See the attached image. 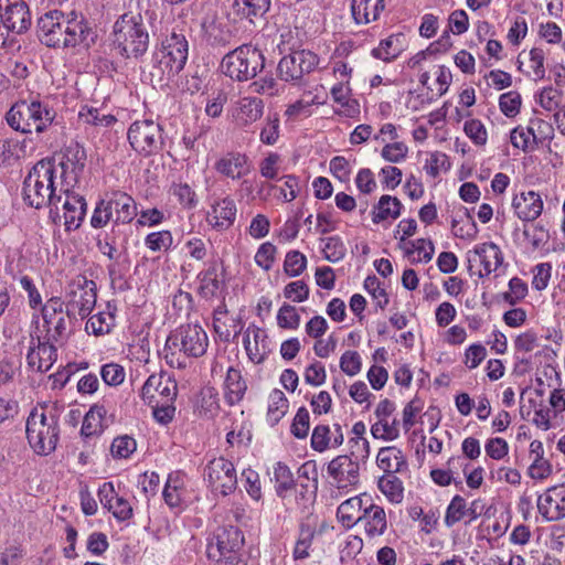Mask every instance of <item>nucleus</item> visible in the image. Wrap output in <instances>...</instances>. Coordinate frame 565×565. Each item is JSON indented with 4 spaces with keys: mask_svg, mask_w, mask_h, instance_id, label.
Masks as SVG:
<instances>
[{
    "mask_svg": "<svg viewBox=\"0 0 565 565\" xmlns=\"http://www.w3.org/2000/svg\"><path fill=\"white\" fill-rule=\"evenodd\" d=\"M66 297L68 302L65 307L68 311L77 312L81 318H86L96 305V284L86 276L77 275L68 284Z\"/></svg>",
    "mask_w": 565,
    "mask_h": 565,
    "instance_id": "9d476101",
    "label": "nucleus"
},
{
    "mask_svg": "<svg viewBox=\"0 0 565 565\" xmlns=\"http://www.w3.org/2000/svg\"><path fill=\"white\" fill-rule=\"evenodd\" d=\"M385 9V0H352L351 12L358 24L376 21Z\"/></svg>",
    "mask_w": 565,
    "mask_h": 565,
    "instance_id": "e433bc0d",
    "label": "nucleus"
},
{
    "mask_svg": "<svg viewBox=\"0 0 565 565\" xmlns=\"http://www.w3.org/2000/svg\"><path fill=\"white\" fill-rule=\"evenodd\" d=\"M60 193L64 194V200L62 204L63 214H58V210L54 207L53 215H51L54 220L58 218L60 221L63 218V224L66 232H72L77 230L86 215L87 203L85 199L74 193L70 190V186L62 184L60 186Z\"/></svg>",
    "mask_w": 565,
    "mask_h": 565,
    "instance_id": "dca6fc26",
    "label": "nucleus"
},
{
    "mask_svg": "<svg viewBox=\"0 0 565 565\" xmlns=\"http://www.w3.org/2000/svg\"><path fill=\"white\" fill-rule=\"evenodd\" d=\"M450 168L449 157L440 151L431 152L424 164V170L433 178L438 177L441 172H447Z\"/></svg>",
    "mask_w": 565,
    "mask_h": 565,
    "instance_id": "864d4df0",
    "label": "nucleus"
},
{
    "mask_svg": "<svg viewBox=\"0 0 565 565\" xmlns=\"http://www.w3.org/2000/svg\"><path fill=\"white\" fill-rule=\"evenodd\" d=\"M243 544L244 535L239 529L233 525L221 526L209 540L206 554L215 562H233Z\"/></svg>",
    "mask_w": 565,
    "mask_h": 565,
    "instance_id": "1a4fd4ad",
    "label": "nucleus"
},
{
    "mask_svg": "<svg viewBox=\"0 0 565 565\" xmlns=\"http://www.w3.org/2000/svg\"><path fill=\"white\" fill-rule=\"evenodd\" d=\"M137 450V441L129 435H120L113 439L110 444V455L115 460L129 459Z\"/></svg>",
    "mask_w": 565,
    "mask_h": 565,
    "instance_id": "a18cd8bd",
    "label": "nucleus"
},
{
    "mask_svg": "<svg viewBox=\"0 0 565 565\" xmlns=\"http://www.w3.org/2000/svg\"><path fill=\"white\" fill-rule=\"evenodd\" d=\"M274 478L278 497L285 498L286 492L294 487L292 473L288 466L277 462L274 467Z\"/></svg>",
    "mask_w": 565,
    "mask_h": 565,
    "instance_id": "6e6d98bb",
    "label": "nucleus"
},
{
    "mask_svg": "<svg viewBox=\"0 0 565 565\" xmlns=\"http://www.w3.org/2000/svg\"><path fill=\"white\" fill-rule=\"evenodd\" d=\"M213 324L215 332L223 341H230L232 337H237L243 329L241 317H228L225 306H220L217 309H215Z\"/></svg>",
    "mask_w": 565,
    "mask_h": 565,
    "instance_id": "f704fd0d",
    "label": "nucleus"
},
{
    "mask_svg": "<svg viewBox=\"0 0 565 565\" xmlns=\"http://www.w3.org/2000/svg\"><path fill=\"white\" fill-rule=\"evenodd\" d=\"M265 66L263 52L252 45H241L225 54L221 61L223 74L237 82H246L257 76Z\"/></svg>",
    "mask_w": 565,
    "mask_h": 565,
    "instance_id": "423d86ee",
    "label": "nucleus"
},
{
    "mask_svg": "<svg viewBox=\"0 0 565 565\" xmlns=\"http://www.w3.org/2000/svg\"><path fill=\"white\" fill-rule=\"evenodd\" d=\"M512 207L520 220L531 222L542 214L543 201L534 191L522 192L513 198Z\"/></svg>",
    "mask_w": 565,
    "mask_h": 565,
    "instance_id": "c756f323",
    "label": "nucleus"
},
{
    "mask_svg": "<svg viewBox=\"0 0 565 565\" xmlns=\"http://www.w3.org/2000/svg\"><path fill=\"white\" fill-rule=\"evenodd\" d=\"M376 466L384 473H398L407 468V461L403 451L396 446L380 448L376 455Z\"/></svg>",
    "mask_w": 565,
    "mask_h": 565,
    "instance_id": "c9c22d12",
    "label": "nucleus"
},
{
    "mask_svg": "<svg viewBox=\"0 0 565 565\" xmlns=\"http://www.w3.org/2000/svg\"><path fill=\"white\" fill-rule=\"evenodd\" d=\"M205 479L213 492L228 495L237 486V475L232 461L224 457L212 459L204 470Z\"/></svg>",
    "mask_w": 565,
    "mask_h": 565,
    "instance_id": "ddd939ff",
    "label": "nucleus"
},
{
    "mask_svg": "<svg viewBox=\"0 0 565 565\" xmlns=\"http://www.w3.org/2000/svg\"><path fill=\"white\" fill-rule=\"evenodd\" d=\"M128 140L136 152L142 156L153 154L162 146L161 127L150 119L137 120L128 129Z\"/></svg>",
    "mask_w": 565,
    "mask_h": 565,
    "instance_id": "9b49d317",
    "label": "nucleus"
},
{
    "mask_svg": "<svg viewBox=\"0 0 565 565\" xmlns=\"http://www.w3.org/2000/svg\"><path fill=\"white\" fill-rule=\"evenodd\" d=\"M364 288L372 296L376 307L384 309L388 305V295L376 276H367Z\"/></svg>",
    "mask_w": 565,
    "mask_h": 565,
    "instance_id": "69168bd1",
    "label": "nucleus"
},
{
    "mask_svg": "<svg viewBox=\"0 0 565 565\" xmlns=\"http://www.w3.org/2000/svg\"><path fill=\"white\" fill-rule=\"evenodd\" d=\"M243 344L254 363H262L269 353L268 337L264 329L249 324L244 332Z\"/></svg>",
    "mask_w": 565,
    "mask_h": 565,
    "instance_id": "bb28decb",
    "label": "nucleus"
},
{
    "mask_svg": "<svg viewBox=\"0 0 565 565\" xmlns=\"http://www.w3.org/2000/svg\"><path fill=\"white\" fill-rule=\"evenodd\" d=\"M537 510L547 522L565 519V483L546 489L537 499Z\"/></svg>",
    "mask_w": 565,
    "mask_h": 565,
    "instance_id": "aec40b11",
    "label": "nucleus"
},
{
    "mask_svg": "<svg viewBox=\"0 0 565 565\" xmlns=\"http://www.w3.org/2000/svg\"><path fill=\"white\" fill-rule=\"evenodd\" d=\"M264 102L258 97L239 98L233 108V118L237 126L247 127L259 120L264 114Z\"/></svg>",
    "mask_w": 565,
    "mask_h": 565,
    "instance_id": "c85d7f7f",
    "label": "nucleus"
},
{
    "mask_svg": "<svg viewBox=\"0 0 565 565\" xmlns=\"http://www.w3.org/2000/svg\"><path fill=\"white\" fill-rule=\"evenodd\" d=\"M66 35L63 36L61 47H89L95 43L97 33L92 23L82 14L75 11L68 13V21L64 25Z\"/></svg>",
    "mask_w": 565,
    "mask_h": 565,
    "instance_id": "f3484780",
    "label": "nucleus"
},
{
    "mask_svg": "<svg viewBox=\"0 0 565 565\" xmlns=\"http://www.w3.org/2000/svg\"><path fill=\"white\" fill-rule=\"evenodd\" d=\"M467 510V502L465 498L456 494L447 507L445 515V524L450 527L458 523L465 515Z\"/></svg>",
    "mask_w": 565,
    "mask_h": 565,
    "instance_id": "e2e57ef3",
    "label": "nucleus"
},
{
    "mask_svg": "<svg viewBox=\"0 0 565 565\" xmlns=\"http://www.w3.org/2000/svg\"><path fill=\"white\" fill-rule=\"evenodd\" d=\"M189 43L183 34L172 32L154 54V68L167 76V81L177 76L185 66Z\"/></svg>",
    "mask_w": 565,
    "mask_h": 565,
    "instance_id": "0eeeda50",
    "label": "nucleus"
},
{
    "mask_svg": "<svg viewBox=\"0 0 565 565\" xmlns=\"http://www.w3.org/2000/svg\"><path fill=\"white\" fill-rule=\"evenodd\" d=\"M78 120L81 124L95 129L108 128L117 122V118L114 115L87 105L82 106L79 109Z\"/></svg>",
    "mask_w": 565,
    "mask_h": 565,
    "instance_id": "a19ab883",
    "label": "nucleus"
},
{
    "mask_svg": "<svg viewBox=\"0 0 565 565\" xmlns=\"http://www.w3.org/2000/svg\"><path fill=\"white\" fill-rule=\"evenodd\" d=\"M405 46L403 33L391 34L372 50V56L383 62H392L404 52Z\"/></svg>",
    "mask_w": 565,
    "mask_h": 565,
    "instance_id": "58836bf2",
    "label": "nucleus"
},
{
    "mask_svg": "<svg viewBox=\"0 0 565 565\" xmlns=\"http://www.w3.org/2000/svg\"><path fill=\"white\" fill-rule=\"evenodd\" d=\"M209 347V337L199 324H182L171 332L164 344V359L167 363L177 369H183L185 362L178 353L182 352L189 358H200L205 354Z\"/></svg>",
    "mask_w": 565,
    "mask_h": 565,
    "instance_id": "f03ea898",
    "label": "nucleus"
},
{
    "mask_svg": "<svg viewBox=\"0 0 565 565\" xmlns=\"http://www.w3.org/2000/svg\"><path fill=\"white\" fill-rule=\"evenodd\" d=\"M64 22V12L60 10H50L42 14L38 20L39 36L41 41L51 47H61L63 43L60 24Z\"/></svg>",
    "mask_w": 565,
    "mask_h": 565,
    "instance_id": "a878e982",
    "label": "nucleus"
},
{
    "mask_svg": "<svg viewBox=\"0 0 565 565\" xmlns=\"http://www.w3.org/2000/svg\"><path fill=\"white\" fill-rule=\"evenodd\" d=\"M277 324L281 329L296 330L300 326V316L296 307L284 303L277 313Z\"/></svg>",
    "mask_w": 565,
    "mask_h": 565,
    "instance_id": "680f3d73",
    "label": "nucleus"
},
{
    "mask_svg": "<svg viewBox=\"0 0 565 565\" xmlns=\"http://www.w3.org/2000/svg\"><path fill=\"white\" fill-rule=\"evenodd\" d=\"M468 260L479 263L482 267L479 270V277H486L503 265L504 256L497 244L489 242L476 245L468 253Z\"/></svg>",
    "mask_w": 565,
    "mask_h": 565,
    "instance_id": "412c9836",
    "label": "nucleus"
},
{
    "mask_svg": "<svg viewBox=\"0 0 565 565\" xmlns=\"http://www.w3.org/2000/svg\"><path fill=\"white\" fill-rule=\"evenodd\" d=\"M402 207L403 204L396 196L384 194L373 206L372 221L380 224L386 220H396L402 213Z\"/></svg>",
    "mask_w": 565,
    "mask_h": 565,
    "instance_id": "ea45409f",
    "label": "nucleus"
},
{
    "mask_svg": "<svg viewBox=\"0 0 565 565\" xmlns=\"http://www.w3.org/2000/svg\"><path fill=\"white\" fill-rule=\"evenodd\" d=\"M164 502L172 509L180 508L186 499V477L180 471L171 472L162 492Z\"/></svg>",
    "mask_w": 565,
    "mask_h": 565,
    "instance_id": "72a5a7b5",
    "label": "nucleus"
},
{
    "mask_svg": "<svg viewBox=\"0 0 565 565\" xmlns=\"http://www.w3.org/2000/svg\"><path fill=\"white\" fill-rule=\"evenodd\" d=\"M100 376L105 384L118 386L125 381L126 372L120 364L110 362L100 367Z\"/></svg>",
    "mask_w": 565,
    "mask_h": 565,
    "instance_id": "338daca9",
    "label": "nucleus"
},
{
    "mask_svg": "<svg viewBox=\"0 0 565 565\" xmlns=\"http://www.w3.org/2000/svg\"><path fill=\"white\" fill-rule=\"evenodd\" d=\"M237 12L253 22V18L263 17L270 7V0H235Z\"/></svg>",
    "mask_w": 565,
    "mask_h": 565,
    "instance_id": "de8ad7c7",
    "label": "nucleus"
},
{
    "mask_svg": "<svg viewBox=\"0 0 565 565\" xmlns=\"http://www.w3.org/2000/svg\"><path fill=\"white\" fill-rule=\"evenodd\" d=\"M316 535V530L309 525L302 524L296 541L292 557L296 561H302L310 556V547Z\"/></svg>",
    "mask_w": 565,
    "mask_h": 565,
    "instance_id": "49530a36",
    "label": "nucleus"
},
{
    "mask_svg": "<svg viewBox=\"0 0 565 565\" xmlns=\"http://www.w3.org/2000/svg\"><path fill=\"white\" fill-rule=\"evenodd\" d=\"M463 214L467 217L466 221H459L454 218L451 222L452 233L456 237L463 239H473L477 236L478 227L473 218L471 217L468 209L462 207Z\"/></svg>",
    "mask_w": 565,
    "mask_h": 565,
    "instance_id": "5fc2aeb1",
    "label": "nucleus"
},
{
    "mask_svg": "<svg viewBox=\"0 0 565 565\" xmlns=\"http://www.w3.org/2000/svg\"><path fill=\"white\" fill-rule=\"evenodd\" d=\"M307 268V257L299 250H290L286 254L284 270L289 277L300 276Z\"/></svg>",
    "mask_w": 565,
    "mask_h": 565,
    "instance_id": "4d7b16f0",
    "label": "nucleus"
},
{
    "mask_svg": "<svg viewBox=\"0 0 565 565\" xmlns=\"http://www.w3.org/2000/svg\"><path fill=\"white\" fill-rule=\"evenodd\" d=\"M320 249L323 258L330 263H338L345 257L347 247L338 235L320 239Z\"/></svg>",
    "mask_w": 565,
    "mask_h": 565,
    "instance_id": "c03bdc74",
    "label": "nucleus"
},
{
    "mask_svg": "<svg viewBox=\"0 0 565 565\" xmlns=\"http://www.w3.org/2000/svg\"><path fill=\"white\" fill-rule=\"evenodd\" d=\"M177 396L178 383L166 372L149 375L139 392V397L148 406H157V403L175 401Z\"/></svg>",
    "mask_w": 565,
    "mask_h": 565,
    "instance_id": "f8f14e48",
    "label": "nucleus"
},
{
    "mask_svg": "<svg viewBox=\"0 0 565 565\" xmlns=\"http://www.w3.org/2000/svg\"><path fill=\"white\" fill-rule=\"evenodd\" d=\"M289 402L285 393L280 390H274L268 396L267 420L276 425L287 414Z\"/></svg>",
    "mask_w": 565,
    "mask_h": 565,
    "instance_id": "79ce46f5",
    "label": "nucleus"
},
{
    "mask_svg": "<svg viewBox=\"0 0 565 565\" xmlns=\"http://www.w3.org/2000/svg\"><path fill=\"white\" fill-rule=\"evenodd\" d=\"M536 103L547 111H555L562 105L563 92L553 86L543 87L535 97Z\"/></svg>",
    "mask_w": 565,
    "mask_h": 565,
    "instance_id": "09e8293b",
    "label": "nucleus"
},
{
    "mask_svg": "<svg viewBox=\"0 0 565 565\" xmlns=\"http://www.w3.org/2000/svg\"><path fill=\"white\" fill-rule=\"evenodd\" d=\"M377 487L388 501L398 503L403 500V482L396 475L384 473L379 478Z\"/></svg>",
    "mask_w": 565,
    "mask_h": 565,
    "instance_id": "37998d69",
    "label": "nucleus"
},
{
    "mask_svg": "<svg viewBox=\"0 0 565 565\" xmlns=\"http://www.w3.org/2000/svg\"><path fill=\"white\" fill-rule=\"evenodd\" d=\"M203 36L212 46H227L234 38L232 31L215 17H205L202 22Z\"/></svg>",
    "mask_w": 565,
    "mask_h": 565,
    "instance_id": "473e14b6",
    "label": "nucleus"
},
{
    "mask_svg": "<svg viewBox=\"0 0 565 565\" xmlns=\"http://www.w3.org/2000/svg\"><path fill=\"white\" fill-rule=\"evenodd\" d=\"M170 191L185 209H193L198 204L196 194L188 183H173Z\"/></svg>",
    "mask_w": 565,
    "mask_h": 565,
    "instance_id": "0e129e2a",
    "label": "nucleus"
},
{
    "mask_svg": "<svg viewBox=\"0 0 565 565\" xmlns=\"http://www.w3.org/2000/svg\"><path fill=\"white\" fill-rule=\"evenodd\" d=\"M522 97L519 92L510 90L499 97V108L509 118H514L521 109Z\"/></svg>",
    "mask_w": 565,
    "mask_h": 565,
    "instance_id": "13d9d810",
    "label": "nucleus"
},
{
    "mask_svg": "<svg viewBox=\"0 0 565 565\" xmlns=\"http://www.w3.org/2000/svg\"><path fill=\"white\" fill-rule=\"evenodd\" d=\"M223 390L228 405H236L243 399L247 385L238 369L233 366L227 369Z\"/></svg>",
    "mask_w": 565,
    "mask_h": 565,
    "instance_id": "4c0bfd02",
    "label": "nucleus"
},
{
    "mask_svg": "<svg viewBox=\"0 0 565 565\" xmlns=\"http://www.w3.org/2000/svg\"><path fill=\"white\" fill-rule=\"evenodd\" d=\"M408 247L406 248V254L408 256L416 254L413 262L417 263H428L431 260L435 247L431 241L425 238H418L408 243Z\"/></svg>",
    "mask_w": 565,
    "mask_h": 565,
    "instance_id": "603ef678",
    "label": "nucleus"
},
{
    "mask_svg": "<svg viewBox=\"0 0 565 565\" xmlns=\"http://www.w3.org/2000/svg\"><path fill=\"white\" fill-rule=\"evenodd\" d=\"M114 324V316L111 313L98 312L89 317L86 322V330L92 331L96 335L108 333Z\"/></svg>",
    "mask_w": 565,
    "mask_h": 565,
    "instance_id": "052dcab7",
    "label": "nucleus"
},
{
    "mask_svg": "<svg viewBox=\"0 0 565 565\" xmlns=\"http://www.w3.org/2000/svg\"><path fill=\"white\" fill-rule=\"evenodd\" d=\"M280 135V119L277 113L268 114L259 134V140L267 146L275 145Z\"/></svg>",
    "mask_w": 565,
    "mask_h": 565,
    "instance_id": "8fccbe9b",
    "label": "nucleus"
},
{
    "mask_svg": "<svg viewBox=\"0 0 565 565\" xmlns=\"http://www.w3.org/2000/svg\"><path fill=\"white\" fill-rule=\"evenodd\" d=\"M463 131L476 146H484L487 143L488 132L481 120H467L463 125Z\"/></svg>",
    "mask_w": 565,
    "mask_h": 565,
    "instance_id": "774afa93",
    "label": "nucleus"
},
{
    "mask_svg": "<svg viewBox=\"0 0 565 565\" xmlns=\"http://www.w3.org/2000/svg\"><path fill=\"white\" fill-rule=\"evenodd\" d=\"M87 160L85 148L78 142H72L66 147L60 163H56L60 170L61 185L72 186L77 183L83 173Z\"/></svg>",
    "mask_w": 565,
    "mask_h": 565,
    "instance_id": "a211bd4d",
    "label": "nucleus"
},
{
    "mask_svg": "<svg viewBox=\"0 0 565 565\" xmlns=\"http://www.w3.org/2000/svg\"><path fill=\"white\" fill-rule=\"evenodd\" d=\"M361 465L352 457L339 455L327 467L328 476L338 489L354 487L360 482Z\"/></svg>",
    "mask_w": 565,
    "mask_h": 565,
    "instance_id": "6ab92c4d",
    "label": "nucleus"
},
{
    "mask_svg": "<svg viewBox=\"0 0 565 565\" xmlns=\"http://www.w3.org/2000/svg\"><path fill=\"white\" fill-rule=\"evenodd\" d=\"M106 201L116 224H128L138 214L135 200L125 192L116 191Z\"/></svg>",
    "mask_w": 565,
    "mask_h": 565,
    "instance_id": "7c9ffc66",
    "label": "nucleus"
},
{
    "mask_svg": "<svg viewBox=\"0 0 565 565\" xmlns=\"http://www.w3.org/2000/svg\"><path fill=\"white\" fill-rule=\"evenodd\" d=\"M57 166L54 159L45 158L38 161L29 171L23 182L24 201L28 205L41 209L51 207L53 215L54 207L62 200L60 186L56 182Z\"/></svg>",
    "mask_w": 565,
    "mask_h": 565,
    "instance_id": "f257e3e1",
    "label": "nucleus"
},
{
    "mask_svg": "<svg viewBox=\"0 0 565 565\" xmlns=\"http://www.w3.org/2000/svg\"><path fill=\"white\" fill-rule=\"evenodd\" d=\"M114 49L127 58L142 55L149 44V34L140 15L124 14L114 24Z\"/></svg>",
    "mask_w": 565,
    "mask_h": 565,
    "instance_id": "20e7f679",
    "label": "nucleus"
},
{
    "mask_svg": "<svg viewBox=\"0 0 565 565\" xmlns=\"http://www.w3.org/2000/svg\"><path fill=\"white\" fill-rule=\"evenodd\" d=\"M56 114L49 104L39 99L19 100L6 114L10 128L22 134H42L52 125Z\"/></svg>",
    "mask_w": 565,
    "mask_h": 565,
    "instance_id": "7ed1b4c3",
    "label": "nucleus"
},
{
    "mask_svg": "<svg viewBox=\"0 0 565 565\" xmlns=\"http://www.w3.org/2000/svg\"><path fill=\"white\" fill-rule=\"evenodd\" d=\"M98 498L102 505L107 509L119 522L128 521L134 515L130 502L119 495L113 482H104L98 489Z\"/></svg>",
    "mask_w": 565,
    "mask_h": 565,
    "instance_id": "5701e85b",
    "label": "nucleus"
},
{
    "mask_svg": "<svg viewBox=\"0 0 565 565\" xmlns=\"http://www.w3.org/2000/svg\"><path fill=\"white\" fill-rule=\"evenodd\" d=\"M311 447L313 450L323 452L333 449L331 429L328 425H317L311 435Z\"/></svg>",
    "mask_w": 565,
    "mask_h": 565,
    "instance_id": "bf43d9fd",
    "label": "nucleus"
},
{
    "mask_svg": "<svg viewBox=\"0 0 565 565\" xmlns=\"http://www.w3.org/2000/svg\"><path fill=\"white\" fill-rule=\"evenodd\" d=\"M214 170L225 178L238 180L249 173L250 162L245 153L230 151L215 161Z\"/></svg>",
    "mask_w": 565,
    "mask_h": 565,
    "instance_id": "393cba45",
    "label": "nucleus"
},
{
    "mask_svg": "<svg viewBox=\"0 0 565 565\" xmlns=\"http://www.w3.org/2000/svg\"><path fill=\"white\" fill-rule=\"evenodd\" d=\"M26 438L31 448L42 456L55 450L58 441V424L55 415H47L44 406L34 407L26 418Z\"/></svg>",
    "mask_w": 565,
    "mask_h": 565,
    "instance_id": "39448f33",
    "label": "nucleus"
},
{
    "mask_svg": "<svg viewBox=\"0 0 565 565\" xmlns=\"http://www.w3.org/2000/svg\"><path fill=\"white\" fill-rule=\"evenodd\" d=\"M359 524L363 526L364 534L369 540L382 536L387 530L385 510L370 501L361 514Z\"/></svg>",
    "mask_w": 565,
    "mask_h": 565,
    "instance_id": "cd10ccee",
    "label": "nucleus"
},
{
    "mask_svg": "<svg viewBox=\"0 0 565 565\" xmlns=\"http://www.w3.org/2000/svg\"><path fill=\"white\" fill-rule=\"evenodd\" d=\"M41 316L43 320L44 340L61 343L67 338V322L71 312L65 307L64 301L58 297L50 298L42 307Z\"/></svg>",
    "mask_w": 565,
    "mask_h": 565,
    "instance_id": "6e6552de",
    "label": "nucleus"
},
{
    "mask_svg": "<svg viewBox=\"0 0 565 565\" xmlns=\"http://www.w3.org/2000/svg\"><path fill=\"white\" fill-rule=\"evenodd\" d=\"M0 24L7 31L22 34L31 26V13L24 0H0Z\"/></svg>",
    "mask_w": 565,
    "mask_h": 565,
    "instance_id": "2eb2a0df",
    "label": "nucleus"
},
{
    "mask_svg": "<svg viewBox=\"0 0 565 565\" xmlns=\"http://www.w3.org/2000/svg\"><path fill=\"white\" fill-rule=\"evenodd\" d=\"M372 501L367 494L350 498L343 501L337 511V518L348 529L358 525L365 505Z\"/></svg>",
    "mask_w": 565,
    "mask_h": 565,
    "instance_id": "2f4dec72",
    "label": "nucleus"
},
{
    "mask_svg": "<svg viewBox=\"0 0 565 565\" xmlns=\"http://www.w3.org/2000/svg\"><path fill=\"white\" fill-rule=\"evenodd\" d=\"M143 243L145 246L153 253L167 252L173 244V236L168 230L151 232L145 237Z\"/></svg>",
    "mask_w": 565,
    "mask_h": 565,
    "instance_id": "3c124183",
    "label": "nucleus"
},
{
    "mask_svg": "<svg viewBox=\"0 0 565 565\" xmlns=\"http://www.w3.org/2000/svg\"><path fill=\"white\" fill-rule=\"evenodd\" d=\"M319 64V56L308 50L284 56L277 66L278 76L285 82H297L311 73Z\"/></svg>",
    "mask_w": 565,
    "mask_h": 565,
    "instance_id": "4468645a",
    "label": "nucleus"
},
{
    "mask_svg": "<svg viewBox=\"0 0 565 565\" xmlns=\"http://www.w3.org/2000/svg\"><path fill=\"white\" fill-rule=\"evenodd\" d=\"M54 343L42 339L40 335L36 339L32 338L31 347L26 354L29 367L41 373L47 372L57 359Z\"/></svg>",
    "mask_w": 565,
    "mask_h": 565,
    "instance_id": "4be33fe9",
    "label": "nucleus"
},
{
    "mask_svg": "<svg viewBox=\"0 0 565 565\" xmlns=\"http://www.w3.org/2000/svg\"><path fill=\"white\" fill-rule=\"evenodd\" d=\"M237 215V207L235 201L225 196L215 200L211 204V209L207 212L206 221L216 231H226L235 222Z\"/></svg>",
    "mask_w": 565,
    "mask_h": 565,
    "instance_id": "b1692460",
    "label": "nucleus"
}]
</instances>
